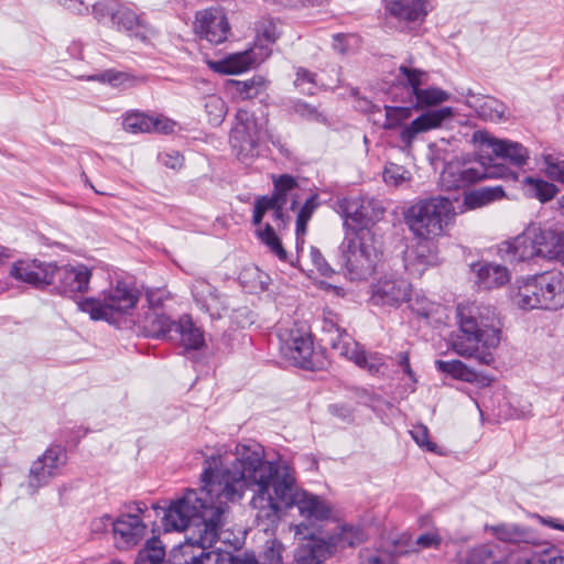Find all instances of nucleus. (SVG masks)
<instances>
[{
  "label": "nucleus",
  "instance_id": "1",
  "mask_svg": "<svg viewBox=\"0 0 564 564\" xmlns=\"http://www.w3.org/2000/svg\"><path fill=\"white\" fill-rule=\"evenodd\" d=\"M236 458L230 467H224L220 455H212L204 460L200 475L202 487L194 491L205 503L229 511V503L239 501L250 486L265 488L267 481L275 473V464L264 460L260 444H238Z\"/></svg>",
  "mask_w": 564,
  "mask_h": 564
},
{
  "label": "nucleus",
  "instance_id": "2",
  "mask_svg": "<svg viewBox=\"0 0 564 564\" xmlns=\"http://www.w3.org/2000/svg\"><path fill=\"white\" fill-rule=\"evenodd\" d=\"M228 511L205 503L194 491H185L171 501L162 518L166 532L185 531L192 528V540L200 543L199 564H256L251 558H241L231 553L214 549Z\"/></svg>",
  "mask_w": 564,
  "mask_h": 564
},
{
  "label": "nucleus",
  "instance_id": "3",
  "mask_svg": "<svg viewBox=\"0 0 564 564\" xmlns=\"http://www.w3.org/2000/svg\"><path fill=\"white\" fill-rule=\"evenodd\" d=\"M457 318L460 334L453 341V349L462 357H473L481 365L495 360L490 349L500 343V328L489 307L458 305Z\"/></svg>",
  "mask_w": 564,
  "mask_h": 564
},
{
  "label": "nucleus",
  "instance_id": "4",
  "mask_svg": "<svg viewBox=\"0 0 564 564\" xmlns=\"http://www.w3.org/2000/svg\"><path fill=\"white\" fill-rule=\"evenodd\" d=\"M512 300L523 310H560L564 307V274L546 271L518 280Z\"/></svg>",
  "mask_w": 564,
  "mask_h": 564
},
{
  "label": "nucleus",
  "instance_id": "5",
  "mask_svg": "<svg viewBox=\"0 0 564 564\" xmlns=\"http://www.w3.org/2000/svg\"><path fill=\"white\" fill-rule=\"evenodd\" d=\"M453 216L452 199L435 196L420 199L411 205L404 213V221L416 238L431 240L442 236Z\"/></svg>",
  "mask_w": 564,
  "mask_h": 564
},
{
  "label": "nucleus",
  "instance_id": "6",
  "mask_svg": "<svg viewBox=\"0 0 564 564\" xmlns=\"http://www.w3.org/2000/svg\"><path fill=\"white\" fill-rule=\"evenodd\" d=\"M341 263L350 280H366L371 276L382 251L371 230L345 232L339 247Z\"/></svg>",
  "mask_w": 564,
  "mask_h": 564
},
{
  "label": "nucleus",
  "instance_id": "7",
  "mask_svg": "<svg viewBox=\"0 0 564 564\" xmlns=\"http://www.w3.org/2000/svg\"><path fill=\"white\" fill-rule=\"evenodd\" d=\"M139 297L140 292L133 284L118 280L98 297H85L77 304L91 319L115 323L137 306Z\"/></svg>",
  "mask_w": 564,
  "mask_h": 564
},
{
  "label": "nucleus",
  "instance_id": "8",
  "mask_svg": "<svg viewBox=\"0 0 564 564\" xmlns=\"http://www.w3.org/2000/svg\"><path fill=\"white\" fill-rule=\"evenodd\" d=\"M297 492H302V490L297 489L291 468L288 465L278 466L275 464V473L267 481L263 495L262 488L258 487V491L251 500V506L259 510L258 519L271 520L278 516L279 502L285 508L294 507Z\"/></svg>",
  "mask_w": 564,
  "mask_h": 564
},
{
  "label": "nucleus",
  "instance_id": "9",
  "mask_svg": "<svg viewBox=\"0 0 564 564\" xmlns=\"http://www.w3.org/2000/svg\"><path fill=\"white\" fill-rule=\"evenodd\" d=\"M434 0H382L384 26L388 30L419 35Z\"/></svg>",
  "mask_w": 564,
  "mask_h": 564
},
{
  "label": "nucleus",
  "instance_id": "10",
  "mask_svg": "<svg viewBox=\"0 0 564 564\" xmlns=\"http://www.w3.org/2000/svg\"><path fill=\"white\" fill-rule=\"evenodd\" d=\"M516 173L506 165L492 163L488 158L487 162L481 161L477 166H466L459 162L447 163L441 175L440 184L444 191L464 189L486 178H516Z\"/></svg>",
  "mask_w": 564,
  "mask_h": 564
},
{
  "label": "nucleus",
  "instance_id": "11",
  "mask_svg": "<svg viewBox=\"0 0 564 564\" xmlns=\"http://www.w3.org/2000/svg\"><path fill=\"white\" fill-rule=\"evenodd\" d=\"M279 34L272 22L263 26L257 35L253 45L243 52L229 54L220 61H208L212 70H249L259 67L270 55L272 50L270 44L275 43Z\"/></svg>",
  "mask_w": 564,
  "mask_h": 564
},
{
  "label": "nucleus",
  "instance_id": "12",
  "mask_svg": "<svg viewBox=\"0 0 564 564\" xmlns=\"http://www.w3.org/2000/svg\"><path fill=\"white\" fill-rule=\"evenodd\" d=\"M262 134V124L259 123L254 113L246 109H238L229 141L235 155L240 162L250 163L258 158Z\"/></svg>",
  "mask_w": 564,
  "mask_h": 564
},
{
  "label": "nucleus",
  "instance_id": "13",
  "mask_svg": "<svg viewBox=\"0 0 564 564\" xmlns=\"http://www.w3.org/2000/svg\"><path fill=\"white\" fill-rule=\"evenodd\" d=\"M336 212L344 218L345 232L370 230L369 225L378 221L384 214L381 204L370 197H344L336 202Z\"/></svg>",
  "mask_w": 564,
  "mask_h": 564
},
{
  "label": "nucleus",
  "instance_id": "14",
  "mask_svg": "<svg viewBox=\"0 0 564 564\" xmlns=\"http://www.w3.org/2000/svg\"><path fill=\"white\" fill-rule=\"evenodd\" d=\"M281 354L296 367L316 370L314 346L311 335L297 327L285 329L279 335Z\"/></svg>",
  "mask_w": 564,
  "mask_h": 564
},
{
  "label": "nucleus",
  "instance_id": "15",
  "mask_svg": "<svg viewBox=\"0 0 564 564\" xmlns=\"http://www.w3.org/2000/svg\"><path fill=\"white\" fill-rule=\"evenodd\" d=\"M67 452L61 445L50 446L30 467L28 486L35 492L61 474L67 463Z\"/></svg>",
  "mask_w": 564,
  "mask_h": 564
},
{
  "label": "nucleus",
  "instance_id": "16",
  "mask_svg": "<svg viewBox=\"0 0 564 564\" xmlns=\"http://www.w3.org/2000/svg\"><path fill=\"white\" fill-rule=\"evenodd\" d=\"M147 509L145 503L133 502L132 507H129L130 512L123 513L115 520L113 539L118 549L128 550L144 536L147 525L140 519L139 513H143Z\"/></svg>",
  "mask_w": 564,
  "mask_h": 564
},
{
  "label": "nucleus",
  "instance_id": "17",
  "mask_svg": "<svg viewBox=\"0 0 564 564\" xmlns=\"http://www.w3.org/2000/svg\"><path fill=\"white\" fill-rule=\"evenodd\" d=\"M194 31L200 40H206L212 44L224 43L231 34L224 9L215 7L196 12Z\"/></svg>",
  "mask_w": 564,
  "mask_h": 564
},
{
  "label": "nucleus",
  "instance_id": "18",
  "mask_svg": "<svg viewBox=\"0 0 564 564\" xmlns=\"http://www.w3.org/2000/svg\"><path fill=\"white\" fill-rule=\"evenodd\" d=\"M535 242V229L534 226H531L517 237L497 245V254L501 260L509 263L529 261L539 257L538 250L540 249Z\"/></svg>",
  "mask_w": 564,
  "mask_h": 564
},
{
  "label": "nucleus",
  "instance_id": "19",
  "mask_svg": "<svg viewBox=\"0 0 564 564\" xmlns=\"http://www.w3.org/2000/svg\"><path fill=\"white\" fill-rule=\"evenodd\" d=\"M52 284L63 294L84 293L88 291L91 270L85 264L56 267L53 264Z\"/></svg>",
  "mask_w": 564,
  "mask_h": 564
},
{
  "label": "nucleus",
  "instance_id": "20",
  "mask_svg": "<svg viewBox=\"0 0 564 564\" xmlns=\"http://www.w3.org/2000/svg\"><path fill=\"white\" fill-rule=\"evenodd\" d=\"M324 330L326 338L324 339L333 349L356 365H365L367 355L361 346L354 340L345 329L333 322H325Z\"/></svg>",
  "mask_w": 564,
  "mask_h": 564
},
{
  "label": "nucleus",
  "instance_id": "21",
  "mask_svg": "<svg viewBox=\"0 0 564 564\" xmlns=\"http://www.w3.org/2000/svg\"><path fill=\"white\" fill-rule=\"evenodd\" d=\"M53 263L39 260H18L10 270V275L23 283L42 289L52 284Z\"/></svg>",
  "mask_w": 564,
  "mask_h": 564
},
{
  "label": "nucleus",
  "instance_id": "22",
  "mask_svg": "<svg viewBox=\"0 0 564 564\" xmlns=\"http://www.w3.org/2000/svg\"><path fill=\"white\" fill-rule=\"evenodd\" d=\"M411 284L403 278L380 279L372 286L371 300L377 305L400 306L411 293Z\"/></svg>",
  "mask_w": 564,
  "mask_h": 564
},
{
  "label": "nucleus",
  "instance_id": "23",
  "mask_svg": "<svg viewBox=\"0 0 564 564\" xmlns=\"http://www.w3.org/2000/svg\"><path fill=\"white\" fill-rule=\"evenodd\" d=\"M139 332L144 337L155 339H172L171 333L175 326V322L171 319L162 311L158 310H144L138 315L135 323Z\"/></svg>",
  "mask_w": 564,
  "mask_h": 564
},
{
  "label": "nucleus",
  "instance_id": "24",
  "mask_svg": "<svg viewBox=\"0 0 564 564\" xmlns=\"http://www.w3.org/2000/svg\"><path fill=\"white\" fill-rule=\"evenodd\" d=\"M454 116L452 107H442L431 110L415 118L410 124L405 126L400 132V139L405 145H411L419 133L436 129L442 123Z\"/></svg>",
  "mask_w": 564,
  "mask_h": 564
},
{
  "label": "nucleus",
  "instance_id": "25",
  "mask_svg": "<svg viewBox=\"0 0 564 564\" xmlns=\"http://www.w3.org/2000/svg\"><path fill=\"white\" fill-rule=\"evenodd\" d=\"M471 271L477 285L484 290L501 288L510 281L509 270L501 264L479 261L471 264Z\"/></svg>",
  "mask_w": 564,
  "mask_h": 564
},
{
  "label": "nucleus",
  "instance_id": "26",
  "mask_svg": "<svg viewBox=\"0 0 564 564\" xmlns=\"http://www.w3.org/2000/svg\"><path fill=\"white\" fill-rule=\"evenodd\" d=\"M406 76V85L415 97L416 109L437 106L449 99V94L437 87L421 88V75L423 73H403Z\"/></svg>",
  "mask_w": 564,
  "mask_h": 564
},
{
  "label": "nucleus",
  "instance_id": "27",
  "mask_svg": "<svg viewBox=\"0 0 564 564\" xmlns=\"http://www.w3.org/2000/svg\"><path fill=\"white\" fill-rule=\"evenodd\" d=\"M328 556L329 546L325 543V538H316L311 533L306 542L295 549L291 564H323Z\"/></svg>",
  "mask_w": 564,
  "mask_h": 564
},
{
  "label": "nucleus",
  "instance_id": "28",
  "mask_svg": "<svg viewBox=\"0 0 564 564\" xmlns=\"http://www.w3.org/2000/svg\"><path fill=\"white\" fill-rule=\"evenodd\" d=\"M539 257L555 259L564 263V234L553 229L535 227Z\"/></svg>",
  "mask_w": 564,
  "mask_h": 564
},
{
  "label": "nucleus",
  "instance_id": "29",
  "mask_svg": "<svg viewBox=\"0 0 564 564\" xmlns=\"http://www.w3.org/2000/svg\"><path fill=\"white\" fill-rule=\"evenodd\" d=\"M294 507H297L299 513L310 521L328 519L332 513L330 507L323 498L305 490L297 492Z\"/></svg>",
  "mask_w": 564,
  "mask_h": 564
},
{
  "label": "nucleus",
  "instance_id": "30",
  "mask_svg": "<svg viewBox=\"0 0 564 564\" xmlns=\"http://www.w3.org/2000/svg\"><path fill=\"white\" fill-rule=\"evenodd\" d=\"M196 84L198 90L203 93H208V95L205 97L204 102V108L208 122L214 127L220 126L227 113L226 102L214 93L215 86L212 82L207 79H200L197 80Z\"/></svg>",
  "mask_w": 564,
  "mask_h": 564
},
{
  "label": "nucleus",
  "instance_id": "31",
  "mask_svg": "<svg viewBox=\"0 0 564 564\" xmlns=\"http://www.w3.org/2000/svg\"><path fill=\"white\" fill-rule=\"evenodd\" d=\"M118 30H123L130 35L145 41L148 37V26L143 20V14L139 15L127 6L120 3L118 14L112 23Z\"/></svg>",
  "mask_w": 564,
  "mask_h": 564
},
{
  "label": "nucleus",
  "instance_id": "32",
  "mask_svg": "<svg viewBox=\"0 0 564 564\" xmlns=\"http://www.w3.org/2000/svg\"><path fill=\"white\" fill-rule=\"evenodd\" d=\"M487 143L496 158L509 161L517 166L524 165L529 160V151L519 142L489 138Z\"/></svg>",
  "mask_w": 564,
  "mask_h": 564
},
{
  "label": "nucleus",
  "instance_id": "33",
  "mask_svg": "<svg viewBox=\"0 0 564 564\" xmlns=\"http://www.w3.org/2000/svg\"><path fill=\"white\" fill-rule=\"evenodd\" d=\"M366 540L365 531L359 527L341 525L335 534L328 535L325 543L329 546L332 555L337 549L352 547Z\"/></svg>",
  "mask_w": 564,
  "mask_h": 564
},
{
  "label": "nucleus",
  "instance_id": "34",
  "mask_svg": "<svg viewBox=\"0 0 564 564\" xmlns=\"http://www.w3.org/2000/svg\"><path fill=\"white\" fill-rule=\"evenodd\" d=\"M226 88L236 97L241 99H252L258 97L267 89V80L261 75H253L246 80L228 79Z\"/></svg>",
  "mask_w": 564,
  "mask_h": 564
},
{
  "label": "nucleus",
  "instance_id": "35",
  "mask_svg": "<svg viewBox=\"0 0 564 564\" xmlns=\"http://www.w3.org/2000/svg\"><path fill=\"white\" fill-rule=\"evenodd\" d=\"M79 80L99 82L108 84L113 88L124 90L131 88L144 80L143 77L134 76L132 73H95L88 76H78Z\"/></svg>",
  "mask_w": 564,
  "mask_h": 564
},
{
  "label": "nucleus",
  "instance_id": "36",
  "mask_svg": "<svg viewBox=\"0 0 564 564\" xmlns=\"http://www.w3.org/2000/svg\"><path fill=\"white\" fill-rule=\"evenodd\" d=\"M319 196L312 194L306 198L304 204L299 209L295 221V236H296V250L297 253L303 250L304 236L307 231V224L311 220L313 214L319 207Z\"/></svg>",
  "mask_w": 564,
  "mask_h": 564
},
{
  "label": "nucleus",
  "instance_id": "37",
  "mask_svg": "<svg viewBox=\"0 0 564 564\" xmlns=\"http://www.w3.org/2000/svg\"><path fill=\"white\" fill-rule=\"evenodd\" d=\"M496 538L502 542L513 544H533L534 536L532 532L518 524H499L491 528Z\"/></svg>",
  "mask_w": 564,
  "mask_h": 564
},
{
  "label": "nucleus",
  "instance_id": "38",
  "mask_svg": "<svg viewBox=\"0 0 564 564\" xmlns=\"http://www.w3.org/2000/svg\"><path fill=\"white\" fill-rule=\"evenodd\" d=\"M173 332L180 335L181 345L187 350H197L204 346V335L191 319H181L175 323Z\"/></svg>",
  "mask_w": 564,
  "mask_h": 564
},
{
  "label": "nucleus",
  "instance_id": "39",
  "mask_svg": "<svg viewBox=\"0 0 564 564\" xmlns=\"http://www.w3.org/2000/svg\"><path fill=\"white\" fill-rule=\"evenodd\" d=\"M286 192H279V189H274L272 194L259 196L256 198L253 206V215H252V224L254 226H259L262 223V219L267 212L274 206L281 205L284 206L288 200Z\"/></svg>",
  "mask_w": 564,
  "mask_h": 564
},
{
  "label": "nucleus",
  "instance_id": "40",
  "mask_svg": "<svg viewBox=\"0 0 564 564\" xmlns=\"http://www.w3.org/2000/svg\"><path fill=\"white\" fill-rule=\"evenodd\" d=\"M523 184L525 194L532 198L539 199L541 203L553 199L558 193L556 185L542 178L527 176L523 180Z\"/></svg>",
  "mask_w": 564,
  "mask_h": 564
},
{
  "label": "nucleus",
  "instance_id": "41",
  "mask_svg": "<svg viewBox=\"0 0 564 564\" xmlns=\"http://www.w3.org/2000/svg\"><path fill=\"white\" fill-rule=\"evenodd\" d=\"M192 294L200 308L204 312H210L213 306L217 303V290L205 279H196L192 284Z\"/></svg>",
  "mask_w": 564,
  "mask_h": 564
},
{
  "label": "nucleus",
  "instance_id": "42",
  "mask_svg": "<svg viewBox=\"0 0 564 564\" xmlns=\"http://www.w3.org/2000/svg\"><path fill=\"white\" fill-rule=\"evenodd\" d=\"M134 564H167L165 547L158 538H151L138 552Z\"/></svg>",
  "mask_w": 564,
  "mask_h": 564
},
{
  "label": "nucleus",
  "instance_id": "43",
  "mask_svg": "<svg viewBox=\"0 0 564 564\" xmlns=\"http://www.w3.org/2000/svg\"><path fill=\"white\" fill-rule=\"evenodd\" d=\"M435 367L438 371L465 382L474 383L478 379L476 371L468 368L460 360H436Z\"/></svg>",
  "mask_w": 564,
  "mask_h": 564
},
{
  "label": "nucleus",
  "instance_id": "44",
  "mask_svg": "<svg viewBox=\"0 0 564 564\" xmlns=\"http://www.w3.org/2000/svg\"><path fill=\"white\" fill-rule=\"evenodd\" d=\"M192 532V528H187ZM200 543L192 540V533L186 536L184 544L173 553L175 564H199Z\"/></svg>",
  "mask_w": 564,
  "mask_h": 564
},
{
  "label": "nucleus",
  "instance_id": "45",
  "mask_svg": "<svg viewBox=\"0 0 564 564\" xmlns=\"http://www.w3.org/2000/svg\"><path fill=\"white\" fill-rule=\"evenodd\" d=\"M256 235L281 261L288 260V252L270 224H267L263 229H258Z\"/></svg>",
  "mask_w": 564,
  "mask_h": 564
},
{
  "label": "nucleus",
  "instance_id": "46",
  "mask_svg": "<svg viewBox=\"0 0 564 564\" xmlns=\"http://www.w3.org/2000/svg\"><path fill=\"white\" fill-rule=\"evenodd\" d=\"M153 127V117L142 112L128 113L123 119V129L131 133H150Z\"/></svg>",
  "mask_w": 564,
  "mask_h": 564
},
{
  "label": "nucleus",
  "instance_id": "47",
  "mask_svg": "<svg viewBox=\"0 0 564 564\" xmlns=\"http://www.w3.org/2000/svg\"><path fill=\"white\" fill-rule=\"evenodd\" d=\"M282 551L283 544L278 540H271L267 541L259 561L252 554H245L241 558H251L256 564H283Z\"/></svg>",
  "mask_w": 564,
  "mask_h": 564
},
{
  "label": "nucleus",
  "instance_id": "48",
  "mask_svg": "<svg viewBox=\"0 0 564 564\" xmlns=\"http://www.w3.org/2000/svg\"><path fill=\"white\" fill-rule=\"evenodd\" d=\"M496 546L491 544H480L471 547L466 557V564H500V560L495 555Z\"/></svg>",
  "mask_w": 564,
  "mask_h": 564
},
{
  "label": "nucleus",
  "instance_id": "49",
  "mask_svg": "<svg viewBox=\"0 0 564 564\" xmlns=\"http://www.w3.org/2000/svg\"><path fill=\"white\" fill-rule=\"evenodd\" d=\"M359 564H398L397 555L383 549H362L359 553Z\"/></svg>",
  "mask_w": 564,
  "mask_h": 564
},
{
  "label": "nucleus",
  "instance_id": "50",
  "mask_svg": "<svg viewBox=\"0 0 564 564\" xmlns=\"http://www.w3.org/2000/svg\"><path fill=\"white\" fill-rule=\"evenodd\" d=\"M120 3L119 0H99L93 4L91 12L99 22L112 24Z\"/></svg>",
  "mask_w": 564,
  "mask_h": 564
},
{
  "label": "nucleus",
  "instance_id": "51",
  "mask_svg": "<svg viewBox=\"0 0 564 564\" xmlns=\"http://www.w3.org/2000/svg\"><path fill=\"white\" fill-rule=\"evenodd\" d=\"M405 302L409 303V307L413 313H415L419 317L424 319H429L435 313H437L438 305L434 302L429 301L425 296L415 294V296L409 295V300Z\"/></svg>",
  "mask_w": 564,
  "mask_h": 564
},
{
  "label": "nucleus",
  "instance_id": "52",
  "mask_svg": "<svg viewBox=\"0 0 564 564\" xmlns=\"http://www.w3.org/2000/svg\"><path fill=\"white\" fill-rule=\"evenodd\" d=\"M545 175L557 183L564 184V159L557 154L543 155Z\"/></svg>",
  "mask_w": 564,
  "mask_h": 564
},
{
  "label": "nucleus",
  "instance_id": "53",
  "mask_svg": "<svg viewBox=\"0 0 564 564\" xmlns=\"http://www.w3.org/2000/svg\"><path fill=\"white\" fill-rule=\"evenodd\" d=\"M505 192L501 186L484 187L473 192L466 197L471 206H480L503 197Z\"/></svg>",
  "mask_w": 564,
  "mask_h": 564
},
{
  "label": "nucleus",
  "instance_id": "54",
  "mask_svg": "<svg viewBox=\"0 0 564 564\" xmlns=\"http://www.w3.org/2000/svg\"><path fill=\"white\" fill-rule=\"evenodd\" d=\"M505 192L501 186L484 187L473 192L466 197L471 206H480L503 197Z\"/></svg>",
  "mask_w": 564,
  "mask_h": 564
},
{
  "label": "nucleus",
  "instance_id": "55",
  "mask_svg": "<svg viewBox=\"0 0 564 564\" xmlns=\"http://www.w3.org/2000/svg\"><path fill=\"white\" fill-rule=\"evenodd\" d=\"M386 120L383 122V129L394 130L402 124L403 121L412 116V109L410 107H392L386 106Z\"/></svg>",
  "mask_w": 564,
  "mask_h": 564
},
{
  "label": "nucleus",
  "instance_id": "56",
  "mask_svg": "<svg viewBox=\"0 0 564 564\" xmlns=\"http://www.w3.org/2000/svg\"><path fill=\"white\" fill-rule=\"evenodd\" d=\"M411 177L410 172L403 166L389 163L383 171V181L387 185L398 187Z\"/></svg>",
  "mask_w": 564,
  "mask_h": 564
},
{
  "label": "nucleus",
  "instance_id": "57",
  "mask_svg": "<svg viewBox=\"0 0 564 564\" xmlns=\"http://www.w3.org/2000/svg\"><path fill=\"white\" fill-rule=\"evenodd\" d=\"M412 438L422 448L431 453H438L436 443L430 441L429 429L425 425H416L411 431Z\"/></svg>",
  "mask_w": 564,
  "mask_h": 564
},
{
  "label": "nucleus",
  "instance_id": "58",
  "mask_svg": "<svg viewBox=\"0 0 564 564\" xmlns=\"http://www.w3.org/2000/svg\"><path fill=\"white\" fill-rule=\"evenodd\" d=\"M169 295L165 290L151 289L145 292V300L148 307L145 310H158L162 311L161 307L167 300Z\"/></svg>",
  "mask_w": 564,
  "mask_h": 564
},
{
  "label": "nucleus",
  "instance_id": "59",
  "mask_svg": "<svg viewBox=\"0 0 564 564\" xmlns=\"http://www.w3.org/2000/svg\"><path fill=\"white\" fill-rule=\"evenodd\" d=\"M299 183L296 178L290 174H281L279 176H273V187L274 189H279V192H291L296 188Z\"/></svg>",
  "mask_w": 564,
  "mask_h": 564
},
{
  "label": "nucleus",
  "instance_id": "60",
  "mask_svg": "<svg viewBox=\"0 0 564 564\" xmlns=\"http://www.w3.org/2000/svg\"><path fill=\"white\" fill-rule=\"evenodd\" d=\"M310 256L314 267L322 275L327 276L333 272L322 252L316 247H311Z\"/></svg>",
  "mask_w": 564,
  "mask_h": 564
},
{
  "label": "nucleus",
  "instance_id": "61",
  "mask_svg": "<svg viewBox=\"0 0 564 564\" xmlns=\"http://www.w3.org/2000/svg\"><path fill=\"white\" fill-rule=\"evenodd\" d=\"M416 545L421 549H438L442 538L437 532H426L416 538Z\"/></svg>",
  "mask_w": 564,
  "mask_h": 564
},
{
  "label": "nucleus",
  "instance_id": "62",
  "mask_svg": "<svg viewBox=\"0 0 564 564\" xmlns=\"http://www.w3.org/2000/svg\"><path fill=\"white\" fill-rule=\"evenodd\" d=\"M159 159L163 165L173 170L182 167L184 162L183 155L177 151L164 152L159 155Z\"/></svg>",
  "mask_w": 564,
  "mask_h": 564
},
{
  "label": "nucleus",
  "instance_id": "63",
  "mask_svg": "<svg viewBox=\"0 0 564 564\" xmlns=\"http://www.w3.org/2000/svg\"><path fill=\"white\" fill-rule=\"evenodd\" d=\"M329 412L343 422L349 423L354 420V411L346 404H332L329 405Z\"/></svg>",
  "mask_w": 564,
  "mask_h": 564
},
{
  "label": "nucleus",
  "instance_id": "64",
  "mask_svg": "<svg viewBox=\"0 0 564 564\" xmlns=\"http://www.w3.org/2000/svg\"><path fill=\"white\" fill-rule=\"evenodd\" d=\"M153 130L152 132H160L164 134L172 133L176 123L173 120H170L164 117H153Z\"/></svg>",
  "mask_w": 564,
  "mask_h": 564
}]
</instances>
